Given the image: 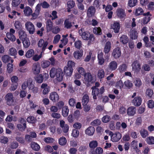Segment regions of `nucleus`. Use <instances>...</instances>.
<instances>
[{"mask_svg":"<svg viewBox=\"0 0 154 154\" xmlns=\"http://www.w3.org/2000/svg\"><path fill=\"white\" fill-rule=\"evenodd\" d=\"M79 33L81 36L82 38L84 40L88 41V44H90L93 42L95 40V38L93 35L90 34L88 31L83 32L82 29L79 31Z\"/></svg>","mask_w":154,"mask_h":154,"instance_id":"nucleus-1","label":"nucleus"},{"mask_svg":"<svg viewBox=\"0 0 154 154\" xmlns=\"http://www.w3.org/2000/svg\"><path fill=\"white\" fill-rule=\"evenodd\" d=\"M92 80L93 76L90 72H87L83 76V83L88 87L90 86V83L92 82Z\"/></svg>","mask_w":154,"mask_h":154,"instance_id":"nucleus-2","label":"nucleus"},{"mask_svg":"<svg viewBox=\"0 0 154 154\" xmlns=\"http://www.w3.org/2000/svg\"><path fill=\"white\" fill-rule=\"evenodd\" d=\"M25 27L29 33L32 34L35 31V28L33 24L30 21H27L25 23Z\"/></svg>","mask_w":154,"mask_h":154,"instance_id":"nucleus-3","label":"nucleus"},{"mask_svg":"<svg viewBox=\"0 0 154 154\" xmlns=\"http://www.w3.org/2000/svg\"><path fill=\"white\" fill-rule=\"evenodd\" d=\"M14 98L13 95L12 93L7 94L5 96L7 104L9 106L13 105L14 102Z\"/></svg>","mask_w":154,"mask_h":154,"instance_id":"nucleus-4","label":"nucleus"},{"mask_svg":"<svg viewBox=\"0 0 154 154\" xmlns=\"http://www.w3.org/2000/svg\"><path fill=\"white\" fill-rule=\"evenodd\" d=\"M78 73H76L75 75V78L76 79H79L81 78V75L84 76L86 72L84 69L82 67H79L77 69Z\"/></svg>","mask_w":154,"mask_h":154,"instance_id":"nucleus-5","label":"nucleus"},{"mask_svg":"<svg viewBox=\"0 0 154 154\" xmlns=\"http://www.w3.org/2000/svg\"><path fill=\"white\" fill-rule=\"evenodd\" d=\"M15 32V30L12 28L10 29L9 32L7 33L6 35L7 38L12 42H14L16 38L13 35Z\"/></svg>","mask_w":154,"mask_h":154,"instance_id":"nucleus-6","label":"nucleus"},{"mask_svg":"<svg viewBox=\"0 0 154 154\" xmlns=\"http://www.w3.org/2000/svg\"><path fill=\"white\" fill-rule=\"evenodd\" d=\"M132 67V70L135 72H139L141 69L140 65L137 60H135L133 62Z\"/></svg>","mask_w":154,"mask_h":154,"instance_id":"nucleus-7","label":"nucleus"},{"mask_svg":"<svg viewBox=\"0 0 154 154\" xmlns=\"http://www.w3.org/2000/svg\"><path fill=\"white\" fill-rule=\"evenodd\" d=\"M41 70V67L40 64L37 63H34L32 67V72L35 75L39 74Z\"/></svg>","mask_w":154,"mask_h":154,"instance_id":"nucleus-8","label":"nucleus"},{"mask_svg":"<svg viewBox=\"0 0 154 154\" xmlns=\"http://www.w3.org/2000/svg\"><path fill=\"white\" fill-rule=\"evenodd\" d=\"M121 27L120 24L119 22L115 21L111 26V28L113 29L116 33L119 32Z\"/></svg>","mask_w":154,"mask_h":154,"instance_id":"nucleus-9","label":"nucleus"},{"mask_svg":"<svg viewBox=\"0 0 154 154\" xmlns=\"http://www.w3.org/2000/svg\"><path fill=\"white\" fill-rule=\"evenodd\" d=\"M122 137V134L119 132H116L112 134L111 136V140L113 142H117Z\"/></svg>","mask_w":154,"mask_h":154,"instance_id":"nucleus-10","label":"nucleus"},{"mask_svg":"<svg viewBox=\"0 0 154 154\" xmlns=\"http://www.w3.org/2000/svg\"><path fill=\"white\" fill-rule=\"evenodd\" d=\"M55 79L58 81H61L63 79V73L62 69L58 68L57 69V71Z\"/></svg>","mask_w":154,"mask_h":154,"instance_id":"nucleus-11","label":"nucleus"},{"mask_svg":"<svg viewBox=\"0 0 154 154\" xmlns=\"http://www.w3.org/2000/svg\"><path fill=\"white\" fill-rule=\"evenodd\" d=\"M116 13L117 16L121 19L125 18L126 16L125 11L122 8L117 9Z\"/></svg>","mask_w":154,"mask_h":154,"instance_id":"nucleus-12","label":"nucleus"},{"mask_svg":"<svg viewBox=\"0 0 154 154\" xmlns=\"http://www.w3.org/2000/svg\"><path fill=\"white\" fill-rule=\"evenodd\" d=\"M98 64L100 65H103L104 63L105 60L103 57V53L101 51H99L97 56Z\"/></svg>","mask_w":154,"mask_h":154,"instance_id":"nucleus-13","label":"nucleus"},{"mask_svg":"<svg viewBox=\"0 0 154 154\" xmlns=\"http://www.w3.org/2000/svg\"><path fill=\"white\" fill-rule=\"evenodd\" d=\"M112 55L115 58H119L121 55L120 48L119 47L115 48L113 50Z\"/></svg>","mask_w":154,"mask_h":154,"instance_id":"nucleus-14","label":"nucleus"},{"mask_svg":"<svg viewBox=\"0 0 154 154\" xmlns=\"http://www.w3.org/2000/svg\"><path fill=\"white\" fill-rule=\"evenodd\" d=\"M143 15L144 16H145V17L143 18L142 22L143 24H146L151 19L150 17L151 16V15L150 14L149 12L144 13Z\"/></svg>","mask_w":154,"mask_h":154,"instance_id":"nucleus-15","label":"nucleus"},{"mask_svg":"<svg viewBox=\"0 0 154 154\" xmlns=\"http://www.w3.org/2000/svg\"><path fill=\"white\" fill-rule=\"evenodd\" d=\"M136 109L134 106H131L129 107L127 110L128 115L131 116H134L136 113Z\"/></svg>","mask_w":154,"mask_h":154,"instance_id":"nucleus-16","label":"nucleus"},{"mask_svg":"<svg viewBox=\"0 0 154 154\" xmlns=\"http://www.w3.org/2000/svg\"><path fill=\"white\" fill-rule=\"evenodd\" d=\"M94 128L92 126L88 127L85 131V134L89 136H92L94 134Z\"/></svg>","mask_w":154,"mask_h":154,"instance_id":"nucleus-17","label":"nucleus"},{"mask_svg":"<svg viewBox=\"0 0 154 154\" xmlns=\"http://www.w3.org/2000/svg\"><path fill=\"white\" fill-rule=\"evenodd\" d=\"M41 88L43 89L42 94L44 95L48 93L50 90V87L48 86L47 84L45 83H43L41 86Z\"/></svg>","mask_w":154,"mask_h":154,"instance_id":"nucleus-18","label":"nucleus"},{"mask_svg":"<svg viewBox=\"0 0 154 154\" xmlns=\"http://www.w3.org/2000/svg\"><path fill=\"white\" fill-rule=\"evenodd\" d=\"M73 55L75 59L80 60L83 55V53L82 51H76L74 52Z\"/></svg>","mask_w":154,"mask_h":154,"instance_id":"nucleus-19","label":"nucleus"},{"mask_svg":"<svg viewBox=\"0 0 154 154\" xmlns=\"http://www.w3.org/2000/svg\"><path fill=\"white\" fill-rule=\"evenodd\" d=\"M109 70L112 71L116 70L117 67V63L116 61H113L111 62L108 66Z\"/></svg>","mask_w":154,"mask_h":154,"instance_id":"nucleus-20","label":"nucleus"},{"mask_svg":"<svg viewBox=\"0 0 154 154\" xmlns=\"http://www.w3.org/2000/svg\"><path fill=\"white\" fill-rule=\"evenodd\" d=\"M24 14L27 17L30 16L32 13V9L29 6H26L24 8Z\"/></svg>","mask_w":154,"mask_h":154,"instance_id":"nucleus-21","label":"nucleus"},{"mask_svg":"<svg viewBox=\"0 0 154 154\" xmlns=\"http://www.w3.org/2000/svg\"><path fill=\"white\" fill-rule=\"evenodd\" d=\"M48 45V42L45 41L42 39H40L38 42V45L39 47H42V51H44Z\"/></svg>","mask_w":154,"mask_h":154,"instance_id":"nucleus-22","label":"nucleus"},{"mask_svg":"<svg viewBox=\"0 0 154 154\" xmlns=\"http://www.w3.org/2000/svg\"><path fill=\"white\" fill-rule=\"evenodd\" d=\"M49 98L53 101H56L59 99V97L57 94L55 92L50 93Z\"/></svg>","mask_w":154,"mask_h":154,"instance_id":"nucleus-23","label":"nucleus"},{"mask_svg":"<svg viewBox=\"0 0 154 154\" xmlns=\"http://www.w3.org/2000/svg\"><path fill=\"white\" fill-rule=\"evenodd\" d=\"M95 12V8L92 6L89 7L87 11V15L89 17H91L94 16Z\"/></svg>","mask_w":154,"mask_h":154,"instance_id":"nucleus-24","label":"nucleus"},{"mask_svg":"<svg viewBox=\"0 0 154 154\" xmlns=\"http://www.w3.org/2000/svg\"><path fill=\"white\" fill-rule=\"evenodd\" d=\"M132 103L135 106H139L141 103V98L139 97H135L133 100Z\"/></svg>","mask_w":154,"mask_h":154,"instance_id":"nucleus-25","label":"nucleus"},{"mask_svg":"<svg viewBox=\"0 0 154 154\" xmlns=\"http://www.w3.org/2000/svg\"><path fill=\"white\" fill-rule=\"evenodd\" d=\"M63 71L67 76H70L72 74L73 69V68H69L66 66L64 67Z\"/></svg>","mask_w":154,"mask_h":154,"instance_id":"nucleus-26","label":"nucleus"},{"mask_svg":"<svg viewBox=\"0 0 154 154\" xmlns=\"http://www.w3.org/2000/svg\"><path fill=\"white\" fill-rule=\"evenodd\" d=\"M19 36L20 38L22 40L27 38V35L26 32L23 30H21L19 32Z\"/></svg>","mask_w":154,"mask_h":154,"instance_id":"nucleus-27","label":"nucleus"},{"mask_svg":"<svg viewBox=\"0 0 154 154\" xmlns=\"http://www.w3.org/2000/svg\"><path fill=\"white\" fill-rule=\"evenodd\" d=\"M111 47V43L110 42H107L105 46L104 51L105 53H108L110 51Z\"/></svg>","mask_w":154,"mask_h":154,"instance_id":"nucleus-28","label":"nucleus"},{"mask_svg":"<svg viewBox=\"0 0 154 154\" xmlns=\"http://www.w3.org/2000/svg\"><path fill=\"white\" fill-rule=\"evenodd\" d=\"M18 143L15 141L10 142L9 145V147L12 149H16L18 147Z\"/></svg>","mask_w":154,"mask_h":154,"instance_id":"nucleus-29","label":"nucleus"},{"mask_svg":"<svg viewBox=\"0 0 154 154\" xmlns=\"http://www.w3.org/2000/svg\"><path fill=\"white\" fill-rule=\"evenodd\" d=\"M105 76V72L103 69H100L97 73V77L99 79H102Z\"/></svg>","mask_w":154,"mask_h":154,"instance_id":"nucleus-30","label":"nucleus"},{"mask_svg":"<svg viewBox=\"0 0 154 154\" xmlns=\"http://www.w3.org/2000/svg\"><path fill=\"white\" fill-rule=\"evenodd\" d=\"M89 97L87 94L84 95L82 97V103L83 105H85L88 103L89 101Z\"/></svg>","mask_w":154,"mask_h":154,"instance_id":"nucleus-31","label":"nucleus"},{"mask_svg":"<svg viewBox=\"0 0 154 154\" xmlns=\"http://www.w3.org/2000/svg\"><path fill=\"white\" fill-rule=\"evenodd\" d=\"M46 26L47 32H48L52 30L53 24L52 22L50 20H48L47 21Z\"/></svg>","mask_w":154,"mask_h":154,"instance_id":"nucleus-32","label":"nucleus"},{"mask_svg":"<svg viewBox=\"0 0 154 154\" xmlns=\"http://www.w3.org/2000/svg\"><path fill=\"white\" fill-rule=\"evenodd\" d=\"M57 71V69L55 68H52L50 71V75L51 78H54L56 77Z\"/></svg>","mask_w":154,"mask_h":154,"instance_id":"nucleus-33","label":"nucleus"},{"mask_svg":"<svg viewBox=\"0 0 154 154\" xmlns=\"http://www.w3.org/2000/svg\"><path fill=\"white\" fill-rule=\"evenodd\" d=\"M64 27L67 29H69L72 26V23L69 19H66L64 23Z\"/></svg>","mask_w":154,"mask_h":154,"instance_id":"nucleus-34","label":"nucleus"},{"mask_svg":"<svg viewBox=\"0 0 154 154\" xmlns=\"http://www.w3.org/2000/svg\"><path fill=\"white\" fill-rule=\"evenodd\" d=\"M31 147L33 150L36 151L39 150L40 148L39 145L37 143L34 142L31 143Z\"/></svg>","mask_w":154,"mask_h":154,"instance_id":"nucleus-35","label":"nucleus"},{"mask_svg":"<svg viewBox=\"0 0 154 154\" xmlns=\"http://www.w3.org/2000/svg\"><path fill=\"white\" fill-rule=\"evenodd\" d=\"M17 54V51L16 49L14 48H11L9 50L8 54L11 56L15 57Z\"/></svg>","mask_w":154,"mask_h":154,"instance_id":"nucleus-36","label":"nucleus"},{"mask_svg":"<svg viewBox=\"0 0 154 154\" xmlns=\"http://www.w3.org/2000/svg\"><path fill=\"white\" fill-rule=\"evenodd\" d=\"M120 41L123 44H125L128 42V39L127 36L123 35L120 37Z\"/></svg>","mask_w":154,"mask_h":154,"instance_id":"nucleus-37","label":"nucleus"},{"mask_svg":"<svg viewBox=\"0 0 154 154\" xmlns=\"http://www.w3.org/2000/svg\"><path fill=\"white\" fill-rule=\"evenodd\" d=\"M137 3V0H129L128 5L130 7H133L136 6Z\"/></svg>","mask_w":154,"mask_h":154,"instance_id":"nucleus-38","label":"nucleus"},{"mask_svg":"<svg viewBox=\"0 0 154 154\" xmlns=\"http://www.w3.org/2000/svg\"><path fill=\"white\" fill-rule=\"evenodd\" d=\"M11 57L8 55H5L2 57V60L4 63H6L9 62Z\"/></svg>","mask_w":154,"mask_h":154,"instance_id":"nucleus-39","label":"nucleus"},{"mask_svg":"<svg viewBox=\"0 0 154 154\" xmlns=\"http://www.w3.org/2000/svg\"><path fill=\"white\" fill-rule=\"evenodd\" d=\"M134 83L135 86L138 88H139L142 84L140 79L138 78H136L134 79Z\"/></svg>","mask_w":154,"mask_h":154,"instance_id":"nucleus-40","label":"nucleus"},{"mask_svg":"<svg viewBox=\"0 0 154 154\" xmlns=\"http://www.w3.org/2000/svg\"><path fill=\"white\" fill-rule=\"evenodd\" d=\"M67 143V140L66 138L63 136L60 137L59 139V143L60 145L64 146Z\"/></svg>","mask_w":154,"mask_h":154,"instance_id":"nucleus-41","label":"nucleus"},{"mask_svg":"<svg viewBox=\"0 0 154 154\" xmlns=\"http://www.w3.org/2000/svg\"><path fill=\"white\" fill-rule=\"evenodd\" d=\"M146 141L149 145L153 144H154V137L149 136L146 139Z\"/></svg>","mask_w":154,"mask_h":154,"instance_id":"nucleus-42","label":"nucleus"},{"mask_svg":"<svg viewBox=\"0 0 154 154\" xmlns=\"http://www.w3.org/2000/svg\"><path fill=\"white\" fill-rule=\"evenodd\" d=\"M69 109L67 106H64L63 107L62 110L63 116L64 117L67 116L69 113Z\"/></svg>","mask_w":154,"mask_h":154,"instance_id":"nucleus-43","label":"nucleus"},{"mask_svg":"<svg viewBox=\"0 0 154 154\" xmlns=\"http://www.w3.org/2000/svg\"><path fill=\"white\" fill-rule=\"evenodd\" d=\"M140 133L141 136L143 138H145L149 135L148 131L144 129H141Z\"/></svg>","mask_w":154,"mask_h":154,"instance_id":"nucleus-44","label":"nucleus"},{"mask_svg":"<svg viewBox=\"0 0 154 154\" xmlns=\"http://www.w3.org/2000/svg\"><path fill=\"white\" fill-rule=\"evenodd\" d=\"M23 41V43L24 47L25 48H28L30 45V42L28 38L24 39Z\"/></svg>","mask_w":154,"mask_h":154,"instance_id":"nucleus-45","label":"nucleus"},{"mask_svg":"<svg viewBox=\"0 0 154 154\" xmlns=\"http://www.w3.org/2000/svg\"><path fill=\"white\" fill-rule=\"evenodd\" d=\"M143 12V9L140 7H138L136 9L135 14L136 16H137L142 15Z\"/></svg>","mask_w":154,"mask_h":154,"instance_id":"nucleus-46","label":"nucleus"},{"mask_svg":"<svg viewBox=\"0 0 154 154\" xmlns=\"http://www.w3.org/2000/svg\"><path fill=\"white\" fill-rule=\"evenodd\" d=\"M79 132L78 130L73 129L72 130V136L74 138H77L79 136Z\"/></svg>","mask_w":154,"mask_h":154,"instance_id":"nucleus-47","label":"nucleus"},{"mask_svg":"<svg viewBox=\"0 0 154 154\" xmlns=\"http://www.w3.org/2000/svg\"><path fill=\"white\" fill-rule=\"evenodd\" d=\"M51 5L54 8H56L59 4V0H52L50 2Z\"/></svg>","mask_w":154,"mask_h":154,"instance_id":"nucleus-48","label":"nucleus"},{"mask_svg":"<svg viewBox=\"0 0 154 154\" xmlns=\"http://www.w3.org/2000/svg\"><path fill=\"white\" fill-rule=\"evenodd\" d=\"M93 31L94 33L98 35H100L102 34L101 29L100 27L94 28Z\"/></svg>","mask_w":154,"mask_h":154,"instance_id":"nucleus-49","label":"nucleus"},{"mask_svg":"<svg viewBox=\"0 0 154 154\" xmlns=\"http://www.w3.org/2000/svg\"><path fill=\"white\" fill-rule=\"evenodd\" d=\"M137 33L135 30H132L131 31L130 36L132 39H137Z\"/></svg>","mask_w":154,"mask_h":154,"instance_id":"nucleus-50","label":"nucleus"},{"mask_svg":"<svg viewBox=\"0 0 154 154\" xmlns=\"http://www.w3.org/2000/svg\"><path fill=\"white\" fill-rule=\"evenodd\" d=\"M34 54V52L32 49L29 50L26 53L25 56L28 58L32 57Z\"/></svg>","mask_w":154,"mask_h":154,"instance_id":"nucleus-51","label":"nucleus"},{"mask_svg":"<svg viewBox=\"0 0 154 154\" xmlns=\"http://www.w3.org/2000/svg\"><path fill=\"white\" fill-rule=\"evenodd\" d=\"M44 78H43V76L42 74L39 75H38L35 78V80L37 82L39 83H42L43 80Z\"/></svg>","mask_w":154,"mask_h":154,"instance_id":"nucleus-52","label":"nucleus"},{"mask_svg":"<svg viewBox=\"0 0 154 154\" xmlns=\"http://www.w3.org/2000/svg\"><path fill=\"white\" fill-rule=\"evenodd\" d=\"M98 145L97 142L96 140H93L91 141L89 144V146L91 148H94Z\"/></svg>","mask_w":154,"mask_h":154,"instance_id":"nucleus-53","label":"nucleus"},{"mask_svg":"<svg viewBox=\"0 0 154 154\" xmlns=\"http://www.w3.org/2000/svg\"><path fill=\"white\" fill-rule=\"evenodd\" d=\"M7 69L9 73H11L13 69V65L11 63H8L7 65Z\"/></svg>","mask_w":154,"mask_h":154,"instance_id":"nucleus-54","label":"nucleus"},{"mask_svg":"<svg viewBox=\"0 0 154 154\" xmlns=\"http://www.w3.org/2000/svg\"><path fill=\"white\" fill-rule=\"evenodd\" d=\"M75 47L77 49H80L82 47V42L79 40H77L74 43Z\"/></svg>","mask_w":154,"mask_h":154,"instance_id":"nucleus-55","label":"nucleus"},{"mask_svg":"<svg viewBox=\"0 0 154 154\" xmlns=\"http://www.w3.org/2000/svg\"><path fill=\"white\" fill-rule=\"evenodd\" d=\"M127 68V65L125 64H123L119 66V71L121 72H122L125 71L126 70Z\"/></svg>","mask_w":154,"mask_h":154,"instance_id":"nucleus-56","label":"nucleus"},{"mask_svg":"<svg viewBox=\"0 0 154 154\" xmlns=\"http://www.w3.org/2000/svg\"><path fill=\"white\" fill-rule=\"evenodd\" d=\"M123 83L121 80L118 81L116 84V87L120 89L123 88Z\"/></svg>","mask_w":154,"mask_h":154,"instance_id":"nucleus-57","label":"nucleus"},{"mask_svg":"<svg viewBox=\"0 0 154 154\" xmlns=\"http://www.w3.org/2000/svg\"><path fill=\"white\" fill-rule=\"evenodd\" d=\"M44 141L47 143H52L54 142V140L51 137H45L44 138Z\"/></svg>","mask_w":154,"mask_h":154,"instance_id":"nucleus-58","label":"nucleus"},{"mask_svg":"<svg viewBox=\"0 0 154 154\" xmlns=\"http://www.w3.org/2000/svg\"><path fill=\"white\" fill-rule=\"evenodd\" d=\"M72 126L74 129H79L82 127V124L80 122H75L73 124Z\"/></svg>","mask_w":154,"mask_h":154,"instance_id":"nucleus-59","label":"nucleus"},{"mask_svg":"<svg viewBox=\"0 0 154 154\" xmlns=\"http://www.w3.org/2000/svg\"><path fill=\"white\" fill-rule=\"evenodd\" d=\"M74 2L72 0H69L67 2V6L69 9L72 8L75 6Z\"/></svg>","mask_w":154,"mask_h":154,"instance_id":"nucleus-60","label":"nucleus"},{"mask_svg":"<svg viewBox=\"0 0 154 154\" xmlns=\"http://www.w3.org/2000/svg\"><path fill=\"white\" fill-rule=\"evenodd\" d=\"M50 64V62L48 60H45L43 61L42 66L43 68H46L49 66Z\"/></svg>","mask_w":154,"mask_h":154,"instance_id":"nucleus-61","label":"nucleus"},{"mask_svg":"<svg viewBox=\"0 0 154 154\" xmlns=\"http://www.w3.org/2000/svg\"><path fill=\"white\" fill-rule=\"evenodd\" d=\"M142 122V118L141 117H138L136 120L135 124L137 126L141 125Z\"/></svg>","mask_w":154,"mask_h":154,"instance_id":"nucleus-62","label":"nucleus"},{"mask_svg":"<svg viewBox=\"0 0 154 154\" xmlns=\"http://www.w3.org/2000/svg\"><path fill=\"white\" fill-rule=\"evenodd\" d=\"M27 122L29 123H35L36 121V119L33 116H30L27 118Z\"/></svg>","mask_w":154,"mask_h":154,"instance_id":"nucleus-63","label":"nucleus"},{"mask_svg":"<svg viewBox=\"0 0 154 154\" xmlns=\"http://www.w3.org/2000/svg\"><path fill=\"white\" fill-rule=\"evenodd\" d=\"M101 5L100 0H95L94 1V6L97 8L100 9Z\"/></svg>","mask_w":154,"mask_h":154,"instance_id":"nucleus-64","label":"nucleus"}]
</instances>
